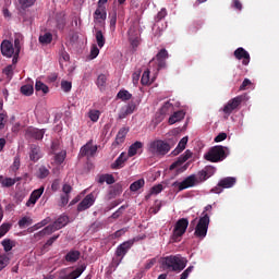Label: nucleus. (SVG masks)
I'll use <instances>...</instances> for the list:
<instances>
[{"mask_svg": "<svg viewBox=\"0 0 279 279\" xmlns=\"http://www.w3.org/2000/svg\"><path fill=\"white\" fill-rule=\"evenodd\" d=\"M14 69L15 66L13 64H10L2 70V73L3 75H7L8 80H12L14 75Z\"/></svg>", "mask_w": 279, "mask_h": 279, "instance_id": "obj_39", "label": "nucleus"}, {"mask_svg": "<svg viewBox=\"0 0 279 279\" xmlns=\"http://www.w3.org/2000/svg\"><path fill=\"white\" fill-rule=\"evenodd\" d=\"M185 118V112L183 110L175 111L170 118H169V124L173 125L177 122L182 121Z\"/></svg>", "mask_w": 279, "mask_h": 279, "instance_id": "obj_29", "label": "nucleus"}, {"mask_svg": "<svg viewBox=\"0 0 279 279\" xmlns=\"http://www.w3.org/2000/svg\"><path fill=\"white\" fill-rule=\"evenodd\" d=\"M45 192V187L41 186L37 190H35L32 194H31V197L28 199V202L26 203V206L27 207H31V206H34L37 201L41 197V195L44 194Z\"/></svg>", "mask_w": 279, "mask_h": 279, "instance_id": "obj_22", "label": "nucleus"}, {"mask_svg": "<svg viewBox=\"0 0 279 279\" xmlns=\"http://www.w3.org/2000/svg\"><path fill=\"white\" fill-rule=\"evenodd\" d=\"M100 118V111L99 110H93L89 112V119L92 122H98Z\"/></svg>", "mask_w": 279, "mask_h": 279, "instance_id": "obj_51", "label": "nucleus"}, {"mask_svg": "<svg viewBox=\"0 0 279 279\" xmlns=\"http://www.w3.org/2000/svg\"><path fill=\"white\" fill-rule=\"evenodd\" d=\"M243 101H244L243 96H236V97L228 100V102L222 108V112L227 116L232 114V112L234 110H236Z\"/></svg>", "mask_w": 279, "mask_h": 279, "instance_id": "obj_10", "label": "nucleus"}, {"mask_svg": "<svg viewBox=\"0 0 279 279\" xmlns=\"http://www.w3.org/2000/svg\"><path fill=\"white\" fill-rule=\"evenodd\" d=\"M57 239H59V235H53L52 238L48 239L46 244H44V247H50V245H53V242L57 241Z\"/></svg>", "mask_w": 279, "mask_h": 279, "instance_id": "obj_63", "label": "nucleus"}, {"mask_svg": "<svg viewBox=\"0 0 279 279\" xmlns=\"http://www.w3.org/2000/svg\"><path fill=\"white\" fill-rule=\"evenodd\" d=\"M21 93L22 95L26 96V97H31L34 94V83H28L25 84L21 87Z\"/></svg>", "mask_w": 279, "mask_h": 279, "instance_id": "obj_32", "label": "nucleus"}, {"mask_svg": "<svg viewBox=\"0 0 279 279\" xmlns=\"http://www.w3.org/2000/svg\"><path fill=\"white\" fill-rule=\"evenodd\" d=\"M194 270V266H190L189 268H186L182 275L180 279H187L190 277V275L192 274V271Z\"/></svg>", "mask_w": 279, "mask_h": 279, "instance_id": "obj_58", "label": "nucleus"}, {"mask_svg": "<svg viewBox=\"0 0 279 279\" xmlns=\"http://www.w3.org/2000/svg\"><path fill=\"white\" fill-rule=\"evenodd\" d=\"M66 25V21L63 17L57 20V28L63 31Z\"/></svg>", "mask_w": 279, "mask_h": 279, "instance_id": "obj_59", "label": "nucleus"}, {"mask_svg": "<svg viewBox=\"0 0 279 279\" xmlns=\"http://www.w3.org/2000/svg\"><path fill=\"white\" fill-rule=\"evenodd\" d=\"M128 133H130V128H126V126L120 128L116 135L114 141L112 142V147L117 148L123 145V143H125V137L128 136Z\"/></svg>", "mask_w": 279, "mask_h": 279, "instance_id": "obj_13", "label": "nucleus"}, {"mask_svg": "<svg viewBox=\"0 0 279 279\" xmlns=\"http://www.w3.org/2000/svg\"><path fill=\"white\" fill-rule=\"evenodd\" d=\"M168 58V51L166 49H161L157 56V71H160V69H166V59Z\"/></svg>", "mask_w": 279, "mask_h": 279, "instance_id": "obj_23", "label": "nucleus"}, {"mask_svg": "<svg viewBox=\"0 0 279 279\" xmlns=\"http://www.w3.org/2000/svg\"><path fill=\"white\" fill-rule=\"evenodd\" d=\"M69 223V217L68 216H60L56 221H53L52 225L44 228V230L37 232L35 234L36 239H41L43 236H47L49 234H53L54 231L65 227Z\"/></svg>", "mask_w": 279, "mask_h": 279, "instance_id": "obj_3", "label": "nucleus"}, {"mask_svg": "<svg viewBox=\"0 0 279 279\" xmlns=\"http://www.w3.org/2000/svg\"><path fill=\"white\" fill-rule=\"evenodd\" d=\"M187 142H189L187 136L182 137L177 148L172 151V155L178 156L179 154H181L185 149Z\"/></svg>", "mask_w": 279, "mask_h": 279, "instance_id": "obj_30", "label": "nucleus"}, {"mask_svg": "<svg viewBox=\"0 0 279 279\" xmlns=\"http://www.w3.org/2000/svg\"><path fill=\"white\" fill-rule=\"evenodd\" d=\"M162 190H163V186L161 184L155 185L151 187L149 195H157V194L161 193Z\"/></svg>", "mask_w": 279, "mask_h": 279, "instance_id": "obj_54", "label": "nucleus"}, {"mask_svg": "<svg viewBox=\"0 0 279 279\" xmlns=\"http://www.w3.org/2000/svg\"><path fill=\"white\" fill-rule=\"evenodd\" d=\"M129 156L125 155V153H121L119 157L111 163V169L119 170L125 166V162L128 161Z\"/></svg>", "mask_w": 279, "mask_h": 279, "instance_id": "obj_24", "label": "nucleus"}, {"mask_svg": "<svg viewBox=\"0 0 279 279\" xmlns=\"http://www.w3.org/2000/svg\"><path fill=\"white\" fill-rule=\"evenodd\" d=\"M117 98L122 101H128L132 98V94L126 89H122L117 94Z\"/></svg>", "mask_w": 279, "mask_h": 279, "instance_id": "obj_37", "label": "nucleus"}, {"mask_svg": "<svg viewBox=\"0 0 279 279\" xmlns=\"http://www.w3.org/2000/svg\"><path fill=\"white\" fill-rule=\"evenodd\" d=\"M251 85H252V81H251L250 78H244L243 82H242V84L240 85L239 89H240L241 92H244V90H246L247 87L251 86Z\"/></svg>", "mask_w": 279, "mask_h": 279, "instance_id": "obj_53", "label": "nucleus"}, {"mask_svg": "<svg viewBox=\"0 0 279 279\" xmlns=\"http://www.w3.org/2000/svg\"><path fill=\"white\" fill-rule=\"evenodd\" d=\"M11 226L9 223H3L0 227V234H2V236H4V234H7V232L10 230Z\"/></svg>", "mask_w": 279, "mask_h": 279, "instance_id": "obj_61", "label": "nucleus"}, {"mask_svg": "<svg viewBox=\"0 0 279 279\" xmlns=\"http://www.w3.org/2000/svg\"><path fill=\"white\" fill-rule=\"evenodd\" d=\"M50 171L46 167H39L37 171V177L39 179H46L49 175Z\"/></svg>", "mask_w": 279, "mask_h": 279, "instance_id": "obj_46", "label": "nucleus"}, {"mask_svg": "<svg viewBox=\"0 0 279 279\" xmlns=\"http://www.w3.org/2000/svg\"><path fill=\"white\" fill-rule=\"evenodd\" d=\"M43 158V153L40 146L37 144H31L29 146V159L33 162H37L39 159Z\"/></svg>", "mask_w": 279, "mask_h": 279, "instance_id": "obj_19", "label": "nucleus"}, {"mask_svg": "<svg viewBox=\"0 0 279 279\" xmlns=\"http://www.w3.org/2000/svg\"><path fill=\"white\" fill-rule=\"evenodd\" d=\"M46 130L45 129H37L34 126H29L26 130V134L28 137L34 138L36 141H41L45 136Z\"/></svg>", "mask_w": 279, "mask_h": 279, "instance_id": "obj_17", "label": "nucleus"}, {"mask_svg": "<svg viewBox=\"0 0 279 279\" xmlns=\"http://www.w3.org/2000/svg\"><path fill=\"white\" fill-rule=\"evenodd\" d=\"M189 223L187 218H181L177 221L171 236L173 243H180L183 234L186 232Z\"/></svg>", "mask_w": 279, "mask_h": 279, "instance_id": "obj_4", "label": "nucleus"}, {"mask_svg": "<svg viewBox=\"0 0 279 279\" xmlns=\"http://www.w3.org/2000/svg\"><path fill=\"white\" fill-rule=\"evenodd\" d=\"M99 52H100L99 48L96 45H94L90 49V54H89L90 59H96L99 56Z\"/></svg>", "mask_w": 279, "mask_h": 279, "instance_id": "obj_55", "label": "nucleus"}, {"mask_svg": "<svg viewBox=\"0 0 279 279\" xmlns=\"http://www.w3.org/2000/svg\"><path fill=\"white\" fill-rule=\"evenodd\" d=\"M1 244H2V246L4 247V252H5V253H9V252L12 251L13 245H12V242H11L10 239L3 240V241L1 242Z\"/></svg>", "mask_w": 279, "mask_h": 279, "instance_id": "obj_49", "label": "nucleus"}, {"mask_svg": "<svg viewBox=\"0 0 279 279\" xmlns=\"http://www.w3.org/2000/svg\"><path fill=\"white\" fill-rule=\"evenodd\" d=\"M23 10L31 8L35 4L36 0H19Z\"/></svg>", "mask_w": 279, "mask_h": 279, "instance_id": "obj_48", "label": "nucleus"}, {"mask_svg": "<svg viewBox=\"0 0 279 279\" xmlns=\"http://www.w3.org/2000/svg\"><path fill=\"white\" fill-rule=\"evenodd\" d=\"M149 70L144 71L142 78H141V84L143 86H147L150 84V78H149Z\"/></svg>", "mask_w": 279, "mask_h": 279, "instance_id": "obj_44", "label": "nucleus"}, {"mask_svg": "<svg viewBox=\"0 0 279 279\" xmlns=\"http://www.w3.org/2000/svg\"><path fill=\"white\" fill-rule=\"evenodd\" d=\"M98 182L100 184L106 182L107 184L111 185V184L116 183V179L112 174H105L99 178Z\"/></svg>", "mask_w": 279, "mask_h": 279, "instance_id": "obj_36", "label": "nucleus"}, {"mask_svg": "<svg viewBox=\"0 0 279 279\" xmlns=\"http://www.w3.org/2000/svg\"><path fill=\"white\" fill-rule=\"evenodd\" d=\"M167 16V10L162 9L156 16V21L159 22Z\"/></svg>", "mask_w": 279, "mask_h": 279, "instance_id": "obj_62", "label": "nucleus"}, {"mask_svg": "<svg viewBox=\"0 0 279 279\" xmlns=\"http://www.w3.org/2000/svg\"><path fill=\"white\" fill-rule=\"evenodd\" d=\"M132 245H134V240L123 242L117 247L116 256L119 257L120 260H123V257H125V255H128V252L132 250Z\"/></svg>", "mask_w": 279, "mask_h": 279, "instance_id": "obj_14", "label": "nucleus"}, {"mask_svg": "<svg viewBox=\"0 0 279 279\" xmlns=\"http://www.w3.org/2000/svg\"><path fill=\"white\" fill-rule=\"evenodd\" d=\"M32 223V220L27 217H23L20 221H19V226L21 228H25L28 227Z\"/></svg>", "mask_w": 279, "mask_h": 279, "instance_id": "obj_57", "label": "nucleus"}, {"mask_svg": "<svg viewBox=\"0 0 279 279\" xmlns=\"http://www.w3.org/2000/svg\"><path fill=\"white\" fill-rule=\"evenodd\" d=\"M95 38L99 48H102L106 45V38L102 31H97Z\"/></svg>", "mask_w": 279, "mask_h": 279, "instance_id": "obj_34", "label": "nucleus"}, {"mask_svg": "<svg viewBox=\"0 0 279 279\" xmlns=\"http://www.w3.org/2000/svg\"><path fill=\"white\" fill-rule=\"evenodd\" d=\"M107 9L105 5H97L96 11L93 14L94 22L97 24H102L107 20Z\"/></svg>", "mask_w": 279, "mask_h": 279, "instance_id": "obj_16", "label": "nucleus"}, {"mask_svg": "<svg viewBox=\"0 0 279 279\" xmlns=\"http://www.w3.org/2000/svg\"><path fill=\"white\" fill-rule=\"evenodd\" d=\"M233 56L236 60H242L243 66H248L251 62V54L243 47H239L233 51Z\"/></svg>", "mask_w": 279, "mask_h": 279, "instance_id": "obj_11", "label": "nucleus"}, {"mask_svg": "<svg viewBox=\"0 0 279 279\" xmlns=\"http://www.w3.org/2000/svg\"><path fill=\"white\" fill-rule=\"evenodd\" d=\"M60 201H61L60 206H65V205H68V204H69V201H70V195H62V196L60 197Z\"/></svg>", "mask_w": 279, "mask_h": 279, "instance_id": "obj_64", "label": "nucleus"}, {"mask_svg": "<svg viewBox=\"0 0 279 279\" xmlns=\"http://www.w3.org/2000/svg\"><path fill=\"white\" fill-rule=\"evenodd\" d=\"M129 40H130L133 48L138 47L140 39H138V34H136V31H134L132 28L129 29Z\"/></svg>", "mask_w": 279, "mask_h": 279, "instance_id": "obj_31", "label": "nucleus"}, {"mask_svg": "<svg viewBox=\"0 0 279 279\" xmlns=\"http://www.w3.org/2000/svg\"><path fill=\"white\" fill-rule=\"evenodd\" d=\"M107 80H108V78H107V75H105V74L98 75L97 81H96V85H97V87H98L100 90H102V89L106 88Z\"/></svg>", "mask_w": 279, "mask_h": 279, "instance_id": "obj_33", "label": "nucleus"}, {"mask_svg": "<svg viewBox=\"0 0 279 279\" xmlns=\"http://www.w3.org/2000/svg\"><path fill=\"white\" fill-rule=\"evenodd\" d=\"M23 40V36L21 34H17L14 39V49H15V57L13 58L12 62L13 64H16L19 61V56L21 52V41Z\"/></svg>", "mask_w": 279, "mask_h": 279, "instance_id": "obj_25", "label": "nucleus"}, {"mask_svg": "<svg viewBox=\"0 0 279 279\" xmlns=\"http://www.w3.org/2000/svg\"><path fill=\"white\" fill-rule=\"evenodd\" d=\"M7 117V113H0V131L5 128Z\"/></svg>", "mask_w": 279, "mask_h": 279, "instance_id": "obj_60", "label": "nucleus"}, {"mask_svg": "<svg viewBox=\"0 0 279 279\" xmlns=\"http://www.w3.org/2000/svg\"><path fill=\"white\" fill-rule=\"evenodd\" d=\"M227 137H228V134L226 132H220V133H218V135H216V138H214V142L221 143V142L226 141Z\"/></svg>", "mask_w": 279, "mask_h": 279, "instance_id": "obj_52", "label": "nucleus"}, {"mask_svg": "<svg viewBox=\"0 0 279 279\" xmlns=\"http://www.w3.org/2000/svg\"><path fill=\"white\" fill-rule=\"evenodd\" d=\"M87 266L85 264H82L81 266H78L77 268H75L73 271L65 274V270L60 272V279H78L84 271L86 270Z\"/></svg>", "mask_w": 279, "mask_h": 279, "instance_id": "obj_12", "label": "nucleus"}, {"mask_svg": "<svg viewBox=\"0 0 279 279\" xmlns=\"http://www.w3.org/2000/svg\"><path fill=\"white\" fill-rule=\"evenodd\" d=\"M170 149V143H166L162 140H156L149 143V151L157 156H165Z\"/></svg>", "mask_w": 279, "mask_h": 279, "instance_id": "obj_5", "label": "nucleus"}, {"mask_svg": "<svg viewBox=\"0 0 279 279\" xmlns=\"http://www.w3.org/2000/svg\"><path fill=\"white\" fill-rule=\"evenodd\" d=\"M109 19H110V28L114 31L118 22V13L117 12L110 13Z\"/></svg>", "mask_w": 279, "mask_h": 279, "instance_id": "obj_43", "label": "nucleus"}, {"mask_svg": "<svg viewBox=\"0 0 279 279\" xmlns=\"http://www.w3.org/2000/svg\"><path fill=\"white\" fill-rule=\"evenodd\" d=\"M98 150V147L97 145H92L89 143L83 145L80 149V155L82 157H85V156H95V154L97 153Z\"/></svg>", "mask_w": 279, "mask_h": 279, "instance_id": "obj_21", "label": "nucleus"}, {"mask_svg": "<svg viewBox=\"0 0 279 279\" xmlns=\"http://www.w3.org/2000/svg\"><path fill=\"white\" fill-rule=\"evenodd\" d=\"M1 183L4 187H11L16 183V181L11 178H7Z\"/></svg>", "mask_w": 279, "mask_h": 279, "instance_id": "obj_56", "label": "nucleus"}, {"mask_svg": "<svg viewBox=\"0 0 279 279\" xmlns=\"http://www.w3.org/2000/svg\"><path fill=\"white\" fill-rule=\"evenodd\" d=\"M173 105L170 101L165 102V105L160 109V113L162 116L169 114V112L172 110Z\"/></svg>", "mask_w": 279, "mask_h": 279, "instance_id": "obj_42", "label": "nucleus"}, {"mask_svg": "<svg viewBox=\"0 0 279 279\" xmlns=\"http://www.w3.org/2000/svg\"><path fill=\"white\" fill-rule=\"evenodd\" d=\"M1 53L4 57L11 58L15 57V48L13 47V44L9 40H3L1 44Z\"/></svg>", "mask_w": 279, "mask_h": 279, "instance_id": "obj_18", "label": "nucleus"}, {"mask_svg": "<svg viewBox=\"0 0 279 279\" xmlns=\"http://www.w3.org/2000/svg\"><path fill=\"white\" fill-rule=\"evenodd\" d=\"M60 86L63 93H70L72 90V82L61 81Z\"/></svg>", "mask_w": 279, "mask_h": 279, "instance_id": "obj_45", "label": "nucleus"}, {"mask_svg": "<svg viewBox=\"0 0 279 279\" xmlns=\"http://www.w3.org/2000/svg\"><path fill=\"white\" fill-rule=\"evenodd\" d=\"M10 263L7 255H0V271H2Z\"/></svg>", "mask_w": 279, "mask_h": 279, "instance_id": "obj_47", "label": "nucleus"}, {"mask_svg": "<svg viewBox=\"0 0 279 279\" xmlns=\"http://www.w3.org/2000/svg\"><path fill=\"white\" fill-rule=\"evenodd\" d=\"M128 208V205H122L116 213L111 215V218L119 219L123 215L124 209Z\"/></svg>", "mask_w": 279, "mask_h": 279, "instance_id": "obj_50", "label": "nucleus"}, {"mask_svg": "<svg viewBox=\"0 0 279 279\" xmlns=\"http://www.w3.org/2000/svg\"><path fill=\"white\" fill-rule=\"evenodd\" d=\"M53 36L51 33H46L41 36H39V43L44 44V45H48L52 41Z\"/></svg>", "mask_w": 279, "mask_h": 279, "instance_id": "obj_40", "label": "nucleus"}, {"mask_svg": "<svg viewBox=\"0 0 279 279\" xmlns=\"http://www.w3.org/2000/svg\"><path fill=\"white\" fill-rule=\"evenodd\" d=\"M187 259L182 255H170L162 258L163 270L181 272L186 268Z\"/></svg>", "mask_w": 279, "mask_h": 279, "instance_id": "obj_1", "label": "nucleus"}, {"mask_svg": "<svg viewBox=\"0 0 279 279\" xmlns=\"http://www.w3.org/2000/svg\"><path fill=\"white\" fill-rule=\"evenodd\" d=\"M192 155L193 153H191V150H186L184 155H181L177 161H173L171 163L169 170L170 171L175 170V175L183 173L184 171H186L187 167L186 166L182 167V165L186 162L192 157Z\"/></svg>", "mask_w": 279, "mask_h": 279, "instance_id": "obj_7", "label": "nucleus"}, {"mask_svg": "<svg viewBox=\"0 0 279 279\" xmlns=\"http://www.w3.org/2000/svg\"><path fill=\"white\" fill-rule=\"evenodd\" d=\"M229 148L222 145L211 146L209 151L205 153V160L209 162H221L229 155Z\"/></svg>", "mask_w": 279, "mask_h": 279, "instance_id": "obj_2", "label": "nucleus"}, {"mask_svg": "<svg viewBox=\"0 0 279 279\" xmlns=\"http://www.w3.org/2000/svg\"><path fill=\"white\" fill-rule=\"evenodd\" d=\"M209 223H210L209 215L203 213V217H201V219L195 228L194 234L197 239H204L205 236H207Z\"/></svg>", "mask_w": 279, "mask_h": 279, "instance_id": "obj_6", "label": "nucleus"}, {"mask_svg": "<svg viewBox=\"0 0 279 279\" xmlns=\"http://www.w3.org/2000/svg\"><path fill=\"white\" fill-rule=\"evenodd\" d=\"M145 185V181L144 179H140L137 181H135L134 183H132L130 185V191L131 192H137L140 189H142Z\"/></svg>", "mask_w": 279, "mask_h": 279, "instance_id": "obj_38", "label": "nucleus"}, {"mask_svg": "<svg viewBox=\"0 0 279 279\" xmlns=\"http://www.w3.org/2000/svg\"><path fill=\"white\" fill-rule=\"evenodd\" d=\"M96 202V197L94 195V193H90L88 195H86L82 202L77 205V211H85L86 209L90 208Z\"/></svg>", "mask_w": 279, "mask_h": 279, "instance_id": "obj_15", "label": "nucleus"}, {"mask_svg": "<svg viewBox=\"0 0 279 279\" xmlns=\"http://www.w3.org/2000/svg\"><path fill=\"white\" fill-rule=\"evenodd\" d=\"M121 193H123V186H121L120 183L111 186L107 195L108 201L116 198L117 196L121 195Z\"/></svg>", "mask_w": 279, "mask_h": 279, "instance_id": "obj_26", "label": "nucleus"}, {"mask_svg": "<svg viewBox=\"0 0 279 279\" xmlns=\"http://www.w3.org/2000/svg\"><path fill=\"white\" fill-rule=\"evenodd\" d=\"M80 257H81V252L72 250L65 254L64 259L66 263L74 264L78 262Z\"/></svg>", "mask_w": 279, "mask_h": 279, "instance_id": "obj_27", "label": "nucleus"}, {"mask_svg": "<svg viewBox=\"0 0 279 279\" xmlns=\"http://www.w3.org/2000/svg\"><path fill=\"white\" fill-rule=\"evenodd\" d=\"M134 111H136V104L130 102L120 109L119 119L123 120L131 116Z\"/></svg>", "mask_w": 279, "mask_h": 279, "instance_id": "obj_20", "label": "nucleus"}, {"mask_svg": "<svg viewBox=\"0 0 279 279\" xmlns=\"http://www.w3.org/2000/svg\"><path fill=\"white\" fill-rule=\"evenodd\" d=\"M197 178L196 175H190L187 177L184 181L182 182H174L171 184L172 187H174V190H177L178 192H182L186 189H190V187H194L196 184H197Z\"/></svg>", "mask_w": 279, "mask_h": 279, "instance_id": "obj_8", "label": "nucleus"}, {"mask_svg": "<svg viewBox=\"0 0 279 279\" xmlns=\"http://www.w3.org/2000/svg\"><path fill=\"white\" fill-rule=\"evenodd\" d=\"M65 158H66L65 150H61V153H57V155H54V162L57 165H61L64 162Z\"/></svg>", "mask_w": 279, "mask_h": 279, "instance_id": "obj_41", "label": "nucleus"}, {"mask_svg": "<svg viewBox=\"0 0 279 279\" xmlns=\"http://www.w3.org/2000/svg\"><path fill=\"white\" fill-rule=\"evenodd\" d=\"M143 143L141 141H136L133 144L130 145L128 156L130 158L136 156L138 154V150L142 149Z\"/></svg>", "mask_w": 279, "mask_h": 279, "instance_id": "obj_28", "label": "nucleus"}, {"mask_svg": "<svg viewBox=\"0 0 279 279\" xmlns=\"http://www.w3.org/2000/svg\"><path fill=\"white\" fill-rule=\"evenodd\" d=\"M36 92H41L44 95L49 94V87L41 81H37L35 85Z\"/></svg>", "mask_w": 279, "mask_h": 279, "instance_id": "obj_35", "label": "nucleus"}, {"mask_svg": "<svg viewBox=\"0 0 279 279\" xmlns=\"http://www.w3.org/2000/svg\"><path fill=\"white\" fill-rule=\"evenodd\" d=\"M236 184V178L228 177L223 178L218 182L216 187L211 189V193L220 194L223 192L225 189H231Z\"/></svg>", "mask_w": 279, "mask_h": 279, "instance_id": "obj_9", "label": "nucleus"}]
</instances>
